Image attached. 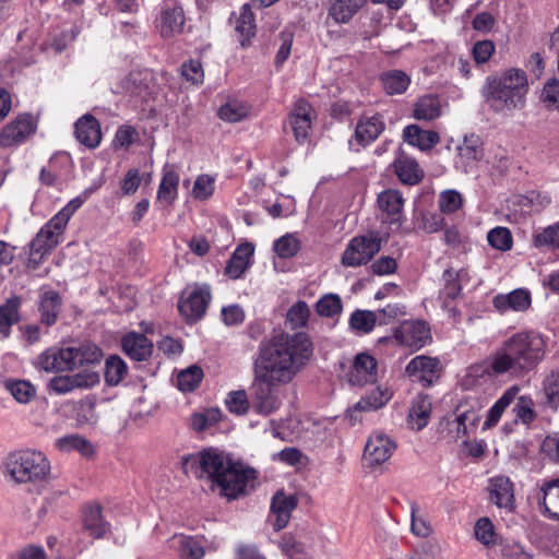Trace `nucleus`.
Instances as JSON below:
<instances>
[{
  "label": "nucleus",
  "instance_id": "393cba45",
  "mask_svg": "<svg viewBox=\"0 0 559 559\" xmlns=\"http://www.w3.org/2000/svg\"><path fill=\"white\" fill-rule=\"evenodd\" d=\"M378 205L386 214L391 225L401 226L404 199L400 191L389 189L381 192L378 197Z\"/></svg>",
  "mask_w": 559,
  "mask_h": 559
},
{
  "label": "nucleus",
  "instance_id": "4be33fe9",
  "mask_svg": "<svg viewBox=\"0 0 559 559\" xmlns=\"http://www.w3.org/2000/svg\"><path fill=\"white\" fill-rule=\"evenodd\" d=\"M298 499L290 495L287 496L283 491L276 492L271 501V511L275 516L273 527L275 531L284 528L290 520L292 512L297 508Z\"/></svg>",
  "mask_w": 559,
  "mask_h": 559
},
{
  "label": "nucleus",
  "instance_id": "8fccbe9b",
  "mask_svg": "<svg viewBox=\"0 0 559 559\" xmlns=\"http://www.w3.org/2000/svg\"><path fill=\"white\" fill-rule=\"evenodd\" d=\"M127 364L119 356L111 355L106 359L105 380L109 385H118L127 376Z\"/></svg>",
  "mask_w": 559,
  "mask_h": 559
},
{
  "label": "nucleus",
  "instance_id": "aec40b11",
  "mask_svg": "<svg viewBox=\"0 0 559 559\" xmlns=\"http://www.w3.org/2000/svg\"><path fill=\"white\" fill-rule=\"evenodd\" d=\"M311 111L310 104L304 99L296 102L290 115L289 124L297 142H304L311 129Z\"/></svg>",
  "mask_w": 559,
  "mask_h": 559
},
{
  "label": "nucleus",
  "instance_id": "9b49d317",
  "mask_svg": "<svg viewBox=\"0 0 559 559\" xmlns=\"http://www.w3.org/2000/svg\"><path fill=\"white\" fill-rule=\"evenodd\" d=\"M440 360L436 357L419 355L406 366V374L423 386H431L440 377Z\"/></svg>",
  "mask_w": 559,
  "mask_h": 559
},
{
  "label": "nucleus",
  "instance_id": "09e8293b",
  "mask_svg": "<svg viewBox=\"0 0 559 559\" xmlns=\"http://www.w3.org/2000/svg\"><path fill=\"white\" fill-rule=\"evenodd\" d=\"M378 323V316L370 310H356L349 318V325L353 331L358 334L370 333Z\"/></svg>",
  "mask_w": 559,
  "mask_h": 559
},
{
  "label": "nucleus",
  "instance_id": "c756f323",
  "mask_svg": "<svg viewBox=\"0 0 559 559\" xmlns=\"http://www.w3.org/2000/svg\"><path fill=\"white\" fill-rule=\"evenodd\" d=\"M532 245L542 252H554L559 249V223L534 229Z\"/></svg>",
  "mask_w": 559,
  "mask_h": 559
},
{
  "label": "nucleus",
  "instance_id": "c85d7f7f",
  "mask_svg": "<svg viewBox=\"0 0 559 559\" xmlns=\"http://www.w3.org/2000/svg\"><path fill=\"white\" fill-rule=\"evenodd\" d=\"M58 243V239L50 237L47 235L46 230L40 228L36 237L29 243L28 266L36 269L40 264L44 257L48 254Z\"/></svg>",
  "mask_w": 559,
  "mask_h": 559
},
{
  "label": "nucleus",
  "instance_id": "6e6552de",
  "mask_svg": "<svg viewBox=\"0 0 559 559\" xmlns=\"http://www.w3.org/2000/svg\"><path fill=\"white\" fill-rule=\"evenodd\" d=\"M210 301V286L195 284L182 292L178 301V309L187 322L193 323L204 317Z\"/></svg>",
  "mask_w": 559,
  "mask_h": 559
},
{
  "label": "nucleus",
  "instance_id": "a18cd8bd",
  "mask_svg": "<svg viewBox=\"0 0 559 559\" xmlns=\"http://www.w3.org/2000/svg\"><path fill=\"white\" fill-rule=\"evenodd\" d=\"M70 348L72 349V359L70 361L72 370L100 361L102 352L96 345L86 344Z\"/></svg>",
  "mask_w": 559,
  "mask_h": 559
},
{
  "label": "nucleus",
  "instance_id": "7ed1b4c3",
  "mask_svg": "<svg viewBox=\"0 0 559 559\" xmlns=\"http://www.w3.org/2000/svg\"><path fill=\"white\" fill-rule=\"evenodd\" d=\"M182 468L197 477L204 475L211 480L212 488L228 500H235L247 493L248 486L255 479V471L241 462H235L228 454L217 449H206L198 454H189L181 460Z\"/></svg>",
  "mask_w": 559,
  "mask_h": 559
},
{
  "label": "nucleus",
  "instance_id": "13d9d810",
  "mask_svg": "<svg viewBox=\"0 0 559 559\" xmlns=\"http://www.w3.org/2000/svg\"><path fill=\"white\" fill-rule=\"evenodd\" d=\"M474 534L476 539L487 547L496 543L495 526L489 518H480L476 522Z\"/></svg>",
  "mask_w": 559,
  "mask_h": 559
},
{
  "label": "nucleus",
  "instance_id": "ddd939ff",
  "mask_svg": "<svg viewBox=\"0 0 559 559\" xmlns=\"http://www.w3.org/2000/svg\"><path fill=\"white\" fill-rule=\"evenodd\" d=\"M395 450V443L383 432H373L364 450V460L370 466L381 465L386 462Z\"/></svg>",
  "mask_w": 559,
  "mask_h": 559
},
{
  "label": "nucleus",
  "instance_id": "cd10ccee",
  "mask_svg": "<svg viewBox=\"0 0 559 559\" xmlns=\"http://www.w3.org/2000/svg\"><path fill=\"white\" fill-rule=\"evenodd\" d=\"M538 502L549 518L559 521V477L543 480Z\"/></svg>",
  "mask_w": 559,
  "mask_h": 559
},
{
  "label": "nucleus",
  "instance_id": "ea45409f",
  "mask_svg": "<svg viewBox=\"0 0 559 559\" xmlns=\"http://www.w3.org/2000/svg\"><path fill=\"white\" fill-rule=\"evenodd\" d=\"M441 115V102L436 95H424L415 104L414 117L417 120L431 121Z\"/></svg>",
  "mask_w": 559,
  "mask_h": 559
},
{
  "label": "nucleus",
  "instance_id": "7c9ffc66",
  "mask_svg": "<svg viewBox=\"0 0 559 559\" xmlns=\"http://www.w3.org/2000/svg\"><path fill=\"white\" fill-rule=\"evenodd\" d=\"M403 136L408 144L417 146L421 151L432 148L440 141L436 131L423 130L416 124L407 126L403 131Z\"/></svg>",
  "mask_w": 559,
  "mask_h": 559
},
{
  "label": "nucleus",
  "instance_id": "2f4dec72",
  "mask_svg": "<svg viewBox=\"0 0 559 559\" xmlns=\"http://www.w3.org/2000/svg\"><path fill=\"white\" fill-rule=\"evenodd\" d=\"M254 252V248L250 243H242L236 248L229 258L225 267V273L230 278H239L249 265V260Z\"/></svg>",
  "mask_w": 559,
  "mask_h": 559
},
{
  "label": "nucleus",
  "instance_id": "0eeeda50",
  "mask_svg": "<svg viewBox=\"0 0 559 559\" xmlns=\"http://www.w3.org/2000/svg\"><path fill=\"white\" fill-rule=\"evenodd\" d=\"M381 249V238L377 233L354 237L344 250L341 263L347 267L367 264Z\"/></svg>",
  "mask_w": 559,
  "mask_h": 559
},
{
  "label": "nucleus",
  "instance_id": "0e129e2a",
  "mask_svg": "<svg viewBox=\"0 0 559 559\" xmlns=\"http://www.w3.org/2000/svg\"><path fill=\"white\" fill-rule=\"evenodd\" d=\"M489 245L498 250L507 251L512 247V235L506 227H496L487 235Z\"/></svg>",
  "mask_w": 559,
  "mask_h": 559
},
{
  "label": "nucleus",
  "instance_id": "473e14b6",
  "mask_svg": "<svg viewBox=\"0 0 559 559\" xmlns=\"http://www.w3.org/2000/svg\"><path fill=\"white\" fill-rule=\"evenodd\" d=\"M456 164L461 165L465 173L477 160L483 157V148L477 138H465L463 143L457 146Z\"/></svg>",
  "mask_w": 559,
  "mask_h": 559
},
{
  "label": "nucleus",
  "instance_id": "774afa93",
  "mask_svg": "<svg viewBox=\"0 0 559 559\" xmlns=\"http://www.w3.org/2000/svg\"><path fill=\"white\" fill-rule=\"evenodd\" d=\"M454 416L461 420L463 430L464 429L473 430L474 428H476V426L480 419L478 412L474 407H472L467 404H460L454 412Z\"/></svg>",
  "mask_w": 559,
  "mask_h": 559
},
{
  "label": "nucleus",
  "instance_id": "4d7b16f0",
  "mask_svg": "<svg viewBox=\"0 0 559 559\" xmlns=\"http://www.w3.org/2000/svg\"><path fill=\"white\" fill-rule=\"evenodd\" d=\"M310 317V309L306 301L299 300L287 312V321L293 329L304 328Z\"/></svg>",
  "mask_w": 559,
  "mask_h": 559
},
{
  "label": "nucleus",
  "instance_id": "bf43d9fd",
  "mask_svg": "<svg viewBox=\"0 0 559 559\" xmlns=\"http://www.w3.org/2000/svg\"><path fill=\"white\" fill-rule=\"evenodd\" d=\"M540 102L546 108L559 111V80L547 81L540 93Z\"/></svg>",
  "mask_w": 559,
  "mask_h": 559
},
{
  "label": "nucleus",
  "instance_id": "5fc2aeb1",
  "mask_svg": "<svg viewBox=\"0 0 559 559\" xmlns=\"http://www.w3.org/2000/svg\"><path fill=\"white\" fill-rule=\"evenodd\" d=\"M415 223L423 231L432 234L443 228L444 218L438 213L420 211L415 215Z\"/></svg>",
  "mask_w": 559,
  "mask_h": 559
},
{
  "label": "nucleus",
  "instance_id": "603ef678",
  "mask_svg": "<svg viewBox=\"0 0 559 559\" xmlns=\"http://www.w3.org/2000/svg\"><path fill=\"white\" fill-rule=\"evenodd\" d=\"M300 241L296 234H286L273 243V249L282 259L295 257L300 250Z\"/></svg>",
  "mask_w": 559,
  "mask_h": 559
},
{
  "label": "nucleus",
  "instance_id": "f3484780",
  "mask_svg": "<svg viewBox=\"0 0 559 559\" xmlns=\"http://www.w3.org/2000/svg\"><path fill=\"white\" fill-rule=\"evenodd\" d=\"M185 14L181 7L175 2H167L160 10L156 20V27L164 38L171 37L182 32Z\"/></svg>",
  "mask_w": 559,
  "mask_h": 559
},
{
  "label": "nucleus",
  "instance_id": "4c0bfd02",
  "mask_svg": "<svg viewBox=\"0 0 559 559\" xmlns=\"http://www.w3.org/2000/svg\"><path fill=\"white\" fill-rule=\"evenodd\" d=\"M84 528L95 538L103 537L108 524L102 518V507L99 504H91L85 507L83 512Z\"/></svg>",
  "mask_w": 559,
  "mask_h": 559
},
{
  "label": "nucleus",
  "instance_id": "37998d69",
  "mask_svg": "<svg viewBox=\"0 0 559 559\" xmlns=\"http://www.w3.org/2000/svg\"><path fill=\"white\" fill-rule=\"evenodd\" d=\"M386 94H403L411 84V78L401 70H390L382 73L380 78Z\"/></svg>",
  "mask_w": 559,
  "mask_h": 559
},
{
  "label": "nucleus",
  "instance_id": "a878e982",
  "mask_svg": "<svg viewBox=\"0 0 559 559\" xmlns=\"http://www.w3.org/2000/svg\"><path fill=\"white\" fill-rule=\"evenodd\" d=\"M432 411L431 399L427 394H418L412 402L407 423L413 430L425 428L430 419Z\"/></svg>",
  "mask_w": 559,
  "mask_h": 559
},
{
  "label": "nucleus",
  "instance_id": "680f3d73",
  "mask_svg": "<svg viewBox=\"0 0 559 559\" xmlns=\"http://www.w3.org/2000/svg\"><path fill=\"white\" fill-rule=\"evenodd\" d=\"M316 308L318 314L331 318L342 311V300L338 295L328 294L318 300Z\"/></svg>",
  "mask_w": 559,
  "mask_h": 559
},
{
  "label": "nucleus",
  "instance_id": "6e6d98bb",
  "mask_svg": "<svg viewBox=\"0 0 559 559\" xmlns=\"http://www.w3.org/2000/svg\"><path fill=\"white\" fill-rule=\"evenodd\" d=\"M248 116V108L242 103L237 100L227 102L222 105L218 109V117L230 123H236L241 121Z\"/></svg>",
  "mask_w": 559,
  "mask_h": 559
},
{
  "label": "nucleus",
  "instance_id": "f257e3e1",
  "mask_svg": "<svg viewBox=\"0 0 559 559\" xmlns=\"http://www.w3.org/2000/svg\"><path fill=\"white\" fill-rule=\"evenodd\" d=\"M312 355V344L305 333H281L262 343L253 364L250 386L252 409L263 416L281 406L275 386L289 383Z\"/></svg>",
  "mask_w": 559,
  "mask_h": 559
},
{
  "label": "nucleus",
  "instance_id": "f03ea898",
  "mask_svg": "<svg viewBox=\"0 0 559 559\" xmlns=\"http://www.w3.org/2000/svg\"><path fill=\"white\" fill-rule=\"evenodd\" d=\"M547 340L539 332L523 330L506 337L484 362L489 377L508 376L521 379L534 371L545 359Z\"/></svg>",
  "mask_w": 559,
  "mask_h": 559
},
{
  "label": "nucleus",
  "instance_id": "dca6fc26",
  "mask_svg": "<svg viewBox=\"0 0 559 559\" xmlns=\"http://www.w3.org/2000/svg\"><path fill=\"white\" fill-rule=\"evenodd\" d=\"M70 347H50L39 354L35 360V367L45 372L72 371Z\"/></svg>",
  "mask_w": 559,
  "mask_h": 559
},
{
  "label": "nucleus",
  "instance_id": "4468645a",
  "mask_svg": "<svg viewBox=\"0 0 559 559\" xmlns=\"http://www.w3.org/2000/svg\"><path fill=\"white\" fill-rule=\"evenodd\" d=\"M35 130L33 117L28 114L19 115L0 132V146L10 147L23 143Z\"/></svg>",
  "mask_w": 559,
  "mask_h": 559
},
{
  "label": "nucleus",
  "instance_id": "f8f14e48",
  "mask_svg": "<svg viewBox=\"0 0 559 559\" xmlns=\"http://www.w3.org/2000/svg\"><path fill=\"white\" fill-rule=\"evenodd\" d=\"M396 341L411 348L419 349L431 338L430 329L424 321H404L395 330Z\"/></svg>",
  "mask_w": 559,
  "mask_h": 559
},
{
  "label": "nucleus",
  "instance_id": "e433bc0d",
  "mask_svg": "<svg viewBox=\"0 0 559 559\" xmlns=\"http://www.w3.org/2000/svg\"><path fill=\"white\" fill-rule=\"evenodd\" d=\"M61 309V297L55 290H47L40 296L39 311L41 322L50 326L56 323Z\"/></svg>",
  "mask_w": 559,
  "mask_h": 559
},
{
  "label": "nucleus",
  "instance_id": "338daca9",
  "mask_svg": "<svg viewBox=\"0 0 559 559\" xmlns=\"http://www.w3.org/2000/svg\"><path fill=\"white\" fill-rule=\"evenodd\" d=\"M226 405L231 413L243 415L248 412L251 401L249 402L246 391H233L228 394Z\"/></svg>",
  "mask_w": 559,
  "mask_h": 559
},
{
  "label": "nucleus",
  "instance_id": "b1692460",
  "mask_svg": "<svg viewBox=\"0 0 559 559\" xmlns=\"http://www.w3.org/2000/svg\"><path fill=\"white\" fill-rule=\"evenodd\" d=\"M123 352L133 360H146L153 353V344L148 338L136 332L126 334L121 340Z\"/></svg>",
  "mask_w": 559,
  "mask_h": 559
},
{
  "label": "nucleus",
  "instance_id": "6ab92c4d",
  "mask_svg": "<svg viewBox=\"0 0 559 559\" xmlns=\"http://www.w3.org/2000/svg\"><path fill=\"white\" fill-rule=\"evenodd\" d=\"M493 307L501 313L507 311H526L532 304L530 290L525 288H518L509 294H499L493 297Z\"/></svg>",
  "mask_w": 559,
  "mask_h": 559
},
{
  "label": "nucleus",
  "instance_id": "9d476101",
  "mask_svg": "<svg viewBox=\"0 0 559 559\" xmlns=\"http://www.w3.org/2000/svg\"><path fill=\"white\" fill-rule=\"evenodd\" d=\"M99 382V377L94 371L84 370L74 374H60L50 379L48 389L63 395L75 390H85L95 386Z\"/></svg>",
  "mask_w": 559,
  "mask_h": 559
},
{
  "label": "nucleus",
  "instance_id": "864d4df0",
  "mask_svg": "<svg viewBox=\"0 0 559 559\" xmlns=\"http://www.w3.org/2000/svg\"><path fill=\"white\" fill-rule=\"evenodd\" d=\"M203 378V371L198 366H190L177 376V384L180 391L191 392L197 389Z\"/></svg>",
  "mask_w": 559,
  "mask_h": 559
},
{
  "label": "nucleus",
  "instance_id": "20e7f679",
  "mask_svg": "<svg viewBox=\"0 0 559 559\" xmlns=\"http://www.w3.org/2000/svg\"><path fill=\"white\" fill-rule=\"evenodd\" d=\"M527 93V74L519 68H510L487 76L481 87V95L489 107L504 116L523 109Z\"/></svg>",
  "mask_w": 559,
  "mask_h": 559
},
{
  "label": "nucleus",
  "instance_id": "39448f33",
  "mask_svg": "<svg viewBox=\"0 0 559 559\" xmlns=\"http://www.w3.org/2000/svg\"><path fill=\"white\" fill-rule=\"evenodd\" d=\"M5 472L17 484H36L48 478L50 463L44 453L27 449L7 457Z\"/></svg>",
  "mask_w": 559,
  "mask_h": 559
},
{
  "label": "nucleus",
  "instance_id": "052dcab7",
  "mask_svg": "<svg viewBox=\"0 0 559 559\" xmlns=\"http://www.w3.org/2000/svg\"><path fill=\"white\" fill-rule=\"evenodd\" d=\"M439 209L444 214H452L463 205V198L456 190L442 191L438 200Z\"/></svg>",
  "mask_w": 559,
  "mask_h": 559
},
{
  "label": "nucleus",
  "instance_id": "bb28decb",
  "mask_svg": "<svg viewBox=\"0 0 559 559\" xmlns=\"http://www.w3.org/2000/svg\"><path fill=\"white\" fill-rule=\"evenodd\" d=\"M490 500L498 507L509 511L514 509L513 484L506 476L490 479Z\"/></svg>",
  "mask_w": 559,
  "mask_h": 559
},
{
  "label": "nucleus",
  "instance_id": "c03bdc74",
  "mask_svg": "<svg viewBox=\"0 0 559 559\" xmlns=\"http://www.w3.org/2000/svg\"><path fill=\"white\" fill-rule=\"evenodd\" d=\"M365 2L366 0H335L329 10V15L332 16L336 23H346Z\"/></svg>",
  "mask_w": 559,
  "mask_h": 559
},
{
  "label": "nucleus",
  "instance_id": "3c124183",
  "mask_svg": "<svg viewBox=\"0 0 559 559\" xmlns=\"http://www.w3.org/2000/svg\"><path fill=\"white\" fill-rule=\"evenodd\" d=\"M56 445L61 451H72L75 450L83 456H90L93 453L92 444L88 440L78 435H69L62 438H59L56 441Z\"/></svg>",
  "mask_w": 559,
  "mask_h": 559
},
{
  "label": "nucleus",
  "instance_id": "2eb2a0df",
  "mask_svg": "<svg viewBox=\"0 0 559 559\" xmlns=\"http://www.w3.org/2000/svg\"><path fill=\"white\" fill-rule=\"evenodd\" d=\"M378 377V362L367 353L358 354L347 373V380L352 385L364 386L374 383Z\"/></svg>",
  "mask_w": 559,
  "mask_h": 559
},
{
  "label": "nucleus",
  "instance_id": "e2e57ef3",
  "mask_svg": "<svg viewBox=\"0 0 559 559\" xmlns=\"http://www.w3.org/2000/svg\"><path fill=\"white\" fill-rule=\"evenodd\" d=\"M5 386L19 403H27L35 395L34 386L24 380L8 381Z\"/></svg>",
  "mask_w": 559,
  "mask_h": 559
},
{
  "label": "nucleus",
  "instance_id": "423d86ee",
  "mask_svg": "<svg viewBox=\"0 0 559 559\" xmlns=\"http://www.w3.org/2000/svg\"><path fill=\"white\" fill-rule=\"evenodd\" d=\"M520 388L512 385L508 388L503 394L489 408L487 418L484 423V428L488 429L496 426L504 411L516 400L513 412L515 417L523 424L530 425L536 418V412L534 411V402L531 396L522 395L518 397Z\"/></svg>",
  "mask_w": 559,
  "mask_h": 559
},
{
  "label": "nucleus",
  "instance_id": "58836bf2",
  "mask_svg": "<svg viewBox=\"0 0 559 559\" xmlns=\"http://www.w3.org/2000/svg\"><path fill=\"white\" fill-rule=\"evenodd\" d=\"M543 406L557 411L559 407V369H551L543 380Z\"/></svg>",
  "mask_w": 559,
  "mask_h": 559
},
{
  "label": "nucleus",
  "instance_id": "f704fd0d",
  "mask_svg": "<svg viewBox=\"0 0 559 559\" xmlns=\"http://www.w3.org/2000/svg\"><path fill=\"white\" fill-rule=\"evenodd\" d=\"M170 547L178 549L181 559H202L204 556V548L202 544L186 535H175L169 539Z\"/></svg>",
  "mask_w": 559,
  "mask_h": 559
},
{
  "label": "nucleus",
  "instance_id": "a19ab883",
  "mask_svg": "<svg viewBox=\"0 0 559 559\" xmlns=\"http://www.w3.org/2000/svg\"><path fill=\"white\" fill-rule=\"evenodd\" d=\"M80 207V203L76 206L67 204L57 214H55L43 227V230L47 231V235L59 240V237L63 234L69 219L74 212Z\"/></svg>",
  "mask_w": 559,
  "mask_h": 559
},
{
  "label": "nucleus",
  "instance_id": "69168bd1",
  "mask_svg": "<svg viewBox=\"0 0 559 559\" xmlns=\"http://www.w3.org/2000/svg\"><path fill=\"white\" fill-rule=\"evenodd\" d=\"M411 531L414 535L419 537H428L432 533L430 523L424 518L418 515V506L411 503Z\"/></svg>",
  "mask_w": 559,
  "mask_h": 559
},
{
  "label": "nucleus",
  "instance_id": "72a5a7b5",
  "mask_svg": "<svg viewBox=\"0 0 559 559\" xmlns=\"http://www.w3.org/2000/svg\"><path fill=\"white\" fill-rule=\"evenodd\" d=\"M21 298L13 296L0 306V337L7 338L10 335L11 328L19 319V308Z\"/></svg>",
  "mask_w": 559,
  "mask_h": 559
},
{
  "label": "nucleus",
  "instance_id": "c9c22d12",
  "mask_svg": "<svg viewBox=\"0 0 559 559\" xmlns=\"http://www.w3.org/2000/svg\"><path fill=\"white\" fill-rule=\"evenodd\" d=\"M394 168L399 179L405 185L414 186L423 178V170L413 158L406 156L399 157L394 162Z\"/></svg>",
  "mask_w": 559,
  "mask_h": 559
},
{
  "label": "nucleus",
  "instance_id": "1a4fd4ad",
  "mask_svg": "<svg viewBox=\"0 0 559 559\" xmlns=\"http://www.w3.org/2000/svg\"><path fill=\"white\" fill-rule=\"evenodd\" d=\"M117 92L129 97L134 105L147 102L153 93L151 73L147 71L131 72L121 80Z\"/></svg>",
  "mask_w": 559,
  "mask_h": 559
},
{
  "label": "nucleus",
  "instance_id": "79ce46f5",
  "mask_svg": "<svg viewBox=\"0 0 559 559\" xmlns=\"http://www.w3.org/2000/svg\"><path fill=\"white\" fill-rule=\"evenodd\" d=\"M235 29L239 36L241 46L245 47L249 45L250 39L255 35L254 16L249 4L241 7Z\"/></svg>",
  "mask_w": 559,
  "mask_h": 559
},
{
  "label": "nucleus",
  "instance_id": "5701e85b",
  "mask_svg": "<svg viewBox=\"0 0 559 559\" xmlns=\"http://www.w3.org/2000/svg\"><path fill=\"white\" fill-rule=\"evenodd\" d=\"M384 130V121L380 115L362 117L356 126L354 141L359 146H367L378 139Z\"/></svg>",
  "mask_w": 559,
  "mask_h": 559
},
{
  "label": "nucleus",
  "instance_id": "49530a36",
  "mask_svg": "<svg viewBox=\"0 0 559 559\" xmlns=\"http://www.w3.org/2000/svg\"><path fill=\"white\" fill-rule=\"evenodd\" d=\"M392 397V392L388 388L378 386L367 395L362 396L355 408L359 411H377L383 407Z\"/></svg>",
  "mask_w": 559,
  "mask_h": 559
},
{
  "label": "nucleus",
  "instance_id": "de8ad7c7",
  "mask_svg": "<svg viewBox=\"0 0 559 559\" xmlns=\"http://www.w3.org/2000/svg\"><path fill=\"white\" fill-rule=\"evenodd\" d=\"M178 185V173L173 169L165 170L157 191L158 201L171 204L177 197Z\"/></svg>",
  "mask_w": 559,
  "mask_h": 559
},
{
  "label": "nucleus",
  "instance_id": "412c9836",
  "mask_svg": "<svg viewBox=\"0 0 559 559\" xmlns=\"http://www.w3.org/2000/svg\"><path fill=\"white\" fill-rule=\"evenodd\" d=\"M467 280L468 272L465 269L459 271L447 269L443 272V287L439 292V297L442 299L444 307H448L450 301H454L461 296L462 285Z\"/></svg>",
  "mask_w": 559,
  "mask_h": 559
},
{
  "label": "nucleus",
  "instance_id": "a211bd4d",
  "mask_svg": "<svg viewBox=\"0 0 559 559\" xmlns=\"http://www.w3.org/2000/svg\"><path fill=\"white\" fill-rule=\"evenodd\" d=\"M74 134L87 148H96L102 142L100 123L93 115L85 114L74 123Z\"/></svg>",
  "mask_w": 559,
  "mask_h": 559
}]
</instances>
